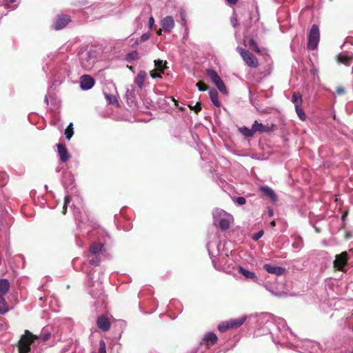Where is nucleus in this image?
<instances>
[{
    "instance_id": "obj_1",
    "label": "nucleus",
    "mask_w": 353,
    "mask_h": 353,
    "mask_svg": "<svg viewBox=\"0 0 353 353\" xmlns=\"http://www.w3.org/2000/svg\"><path fill=\"white\" fill-rule=\"evenodd\" d=\"M37 337L30 333L28 330H26L25 334L21 337L19 344V353H29L30 351V345Z\"/></svg>"
},
{
    "instance_id": "obj_2",
    "label": "nucleus",
    "mask_w": 353,
    "mask_h": 353,
    "mask_svg": "<svg viewBox=\"0 0 353 353\" xmlns=\"http://www.w3.org/2000/svg\"><path fill=\"white\" fill-rule=\"evenodd\" d=\"M236 50L239 52L243 61L247 65L254 68L258 66V59L253 54L240 47H237Z\"/></svg>"
},
{
    "instance_id": "obj_3",
    "label": "nucleus",
    "mask_w": 353,
    "mask_h": 353,
    "mask_svg": "<svg viewBox=\"0 0 353 353\" xmlns=\"http://www.w3.org/2000/svg\"><path fill=\"white\" fill-rule=\"evenodd\" d=\"M319 29L318 26L313 25L310 29L308 36L307 47L310 50H314L319 41Z\"/></svg>"
},
{
    "instance_id": "obj_4",
    "label": "nucleus",
    "mask_w": 353,
    "mask_h": 353,
    "mask_svg": "<svg viewBox=\"0 0 353 353\" xmlns=\"http://www.w3.org/2000/svg\"><path fill=\"white\" fill-rule=\"evenodd\" d=\"M206 72L219 91L224 94L226 93V87L217 72L214 70H208Z\"/></svg>"
},
{
    "instance_id": "obj_5",
    "label": "nucleus",
    "mask_w": 353,
    "mask_h": 353,
    "mask_svg": "<svg viewBox=\"0 0 353 353\" xmlns=\"http://www.w3.org/2000/svg\"><path fill=\"white\" fill-rule=\"evenodd\" d=\"M347 261V253L343 252L339 255L336 256V259L334 261V268L340 271H343L344 266L346 265Z\"/></svg>"
},
{
    "instance_id": "obj_6",
    "label": "nucleus",
    "mask_w": 353,
    "mask_h": 353,
    "mask_svg": "<svg viewBox=\"0 0 353 353\" xmlns=\"http://www.w3.org/2000/svg\"><path fill=\"white\" fill-rule=\"evenodd\" d=\"M80 83L82 90H88L93 87L94 80L90 76L85 74L81 77Z\"/></svg>"
},
{
    "instance_id": "obj_7",
    "label": "nucleus",
    "mask_w": 353,
    "mask_h": 353,
    "mask_svg": "<svg viewBox=\"0 0 353 353\" xmlns=\"http://www.w3.org/2000/svg\"><path fill=\"white\" fill-rule=\"evenodd\" d=\"M174 20L172 17L167 16L161 21V25L165 32H170L174 27Z\"/></svg>"
},
{
    "instance_id": "obj_8",
    "label": "nucleus",
    "mask_w": 353,
    "mask_h": 353,
    "mask_svg": "<svg viewBox=\"0 0 353 353\" xmlns=\"http://www.w3.org/2000/svg\"><path fill=\"white\" fill-rule=\"evenodd\" d=\"M97 325L100 330L107 332L110 330L111 323L106 316L101 315L97 318Z\"/></svg>"
},
{
    "instance_id": "obj_9",
    "label": "nucleus",
    "mask_w": 353,
    "mask_h": 353,
    "mask_svg": "<svg viewBox=\"0 0 353 353\" xmlns=\"http://www.w3.org/2000/svg\"><path fill=\"white\" fill-rule=\"evenodd\" d=\"M70 21V18L68 15H59L57 17L54 21V29L61 30L66 26V25Z\"/></svg>"
},
{
    "instance_id": "obj_10",
    "label": "nucleus",
    "mask_w": 353,
    "mask_h": 353,
    "mask_svg": "<svg viewBox=\"0 0 353 353\" xmlns=\"http://www.w3.org/2000/svg\"><path fill=\"white\" fill-rule=\"evenodd\" d=\"M263 268L268 273L274 274L275 275H282L285 273V269L279 266H274L271 264H265Z\"/></svg>"
},
{
    "instance_id": "obj_11",
    "label": "nucleus",
    "mask_w": 353,
    "mask_h": 353,
    "mask_svg": "<svg viewBox=\"0 0 353 353\" xmlns=\"http://www.w3.org/2000/svg\"><path fill=\"white\" fill-rule=\"evenodd\" d=\"M57 149H58V153L60 157V159L62 162H66L68 161L70 158V155L68 153V151L66 148V147L63 144H58L57 145Z\"/></svg>"
},
{
    "instance_id": "obj_12",
    "label": "nucleus",
    "mask_w": 353,
    "mask_h": 353,
    "mask_svg": "<svg viewBox=\"0 0 353 353\" xmlns=\"http://www.w3.org/2000/svg\"><path fill=\"white\" fill-rule=\"evenodd\" d=\"M338 61L345 65H349L353 61V54L351 52H344L339 54Z\"/></svg>"
},
{
    "instance_id": "obj_13",
    "label": "nucleus",
    "mask_w": 353,
    "mask_h": 353,
    "mask_svg": "<svg viewBox=\"0 0 353 353\" xmlns=\"http://www.w3.org/2000/svg\"><path fill=\"white\" fill-rule=\"evenodd\" d=\"M148 77V74L144 70H140L137 74L134 82L138 85L139 88L143 89L144 87V81Z\"/></svg>"
},
{
    "instance_id": "obj_14",
    "label": "nucleus",
    "mask_w": 353,
    "mask_h": 353,
    "mask_svg": "<svg viewBox=\"0 0 353 353\" xmlns=\"http://www.w3.org/2000/svg\"><path fill=\"white\" fill-rule=\"evenodd\" d=\"M232 216L229 214L228 216L223 218L219 220L217 223H219V228L223 230H226L230 228V223L232 221Z\"/></svg>"
},
{
    "instance_id": "obj_15",
    "label": "nucleus",
    "mask_w": 353,
    "mask_h": 353,
    "mask_svg": "<svg viewBox=\"0 0 353 353\" xmlns=\"http://www.w3.org/2000/svg\"><path fill=\"white\" fill-rule=\"evenodd\" d=\"M230 214L227 213L225 211L221 209H215L213 211V219L214 223H217L219 220L228 216Z\"/></svg>"
},
{
    "instance_id": "obj_16",
    "label": "nucleus",
    "mask_w": 353,
    "mask_h": 353,
    "mask_svg": "<svg viewBox=\"0 0 353 353\" xmlns=\"http://www.w3.org/2000/svg\"><path fill=\"white\" fill-rule=\"evenodd\" d=\"M247 316H243L241 318L236 319H231L229 321L231 329H236L239 327L246 320Z\"/></svg>"
},
{
    "instance_id": "obj_17",
    "label": "nucleus",
    "mask_w": 353,
    "mask_h": 353,
    "mask_svg": "<svg viewBox=\"0 0 353 353\" xmlns=\"http://www.w3.org/2000/svg\"><path fill=\"white\" fill-rule=\"evenodd\" d=\"M261 190L263 192V194L268 196L272 201H276L277 197L276 194L274 193L273 190L269 188L268 186H262L261 188Z\"/></svg>"
},
{
    "instance_id": "obj_18",
    "label": "nucleus",
    "mask_w": 353,
    "mask_h": 353,
    "mask_svg": "<svg viewBox=\"0 0 353 353\" xmlns=\"http://www.w3.org/2000/svg\"><path fill=\"white\" fill-rule=\"evenodd\" d=\"M253 128L254 133L256 132H264L271 130V128L268 125H264L262 123H258L256 121L253 123Z\"/></svg>"
},
{
    "instance_id": "obj_19",
    "label": "nucleus",
    "mask_w": 353,
    "mask_h": 353,
    "mask_svg": "<svg viewBox=\"0 0 353 353\" xmlns=\"http://www.w3.org/2000/svg\"><path fill=\"white\" fill-rule=\"evenodd\" d=\"M10 288V283L7 279H0V295L3 296Z\"/></svg>"
},
{
    "instance_id": "obj_20",
    "label": "nucleus",
    "mask_w": 353,
    "mask_h": 353,
    "mask_svg": "<svg viewBox=\"0 0 353 353\" xmlns=\"http://www.w3.org/2000/svg\"><path fill=\"white\" fill-rule=\"evenodd\" d=\"M209 96H210V98L212 103L215 106H216V107L220 106L221 103L218 99V92L215 89H212L209 91Z\"/></svg>"
},
{
    "instance_id": "obj_21",
    "label": "nucleus",
    "mask_w": 353,
    "mask_h": 353,
    "mask_svg": "<svg viewBox=\"0 0 353 353\" xmlns=\"http://www.w3.org/2000/svg\"><path fill=\"white\" fill-rule=\"evenodd\" d=\"M203 341L206 343L207 345H214L217 341V337L213 333H208L205 336Z\"/></svg>"
},
{
    "instance_id": "obj_22",
    "label": "nucleus",
    "mask_w": 353,
    "mask_h": 353,
    "mask_svg": "<svg viewBox=\"0 0 353 353\" xmlns=\"http://www.w3.org/2000/svg\"><path fill=\"white\" fill-rule=\"evenodd\" d=\"M166 61H163L161 60H155L154 65L156 68V70L159 71L161 73H163L164 70L167 68Z\"/></svg>"
},
{
    "instance_id": "obj_23",
    "label": "nucleus",
    "mask_w": 353,
    "mask_h": 353,
    "mask_svg": "<svg viewBox=\"0 0 353 353\" xmlns=\"http://www.w3.org/2000/svg\"><path fill=\"white\" fill-rule=\"evenodd\" d=\"M292 101L295 108L300 107L302 103V97L300 93L294 92L292 97Z\"/></svg>"
},
{
    "instance_id": "obj_24",
    "label": "nucleus",
    "mask_w": 353,
    "mask_h": 353,
    "mask_svg": "<svg viewBox=\"0 0 353 353\" xmlns=\"http://www.w3.org/2000/svg\"><path fill=\"white\" fill-rule=\"evenodd\" d=\"M239 132L246 137H252L254 134L253 125L252 128H248L246 127H242L239 129Z\"/></svg>"
},
{
    "instance_id": "obj_25",
    "label": "nucleus",
    "mask_w": 353,
    "mask_h": 353,
    "mask_svg": "<svg viewBox=\"0 0 353 353\" xmlns=\"http://www.w3.org/2000/svg\"><path fill=\"white\" fill-rule=\"evenodd\" d=\"M103 247L101 243H95L91 245L90 251L92 254L97 255L102 251Z\"/></svg>"
},
{
    "instance_id": "obj_26",
    "label": "nucleus",
    "mask_w": 353,
    "mask_h": 353,
    "mask_svg": "<svg viewBox=\"0 0 353 353\" xmlns=\"http://www.w3.org/2000/svg\"><path fill=\"white\" fill-rule=\"evenodd\" d=\"M8 310L9 308L5 299L0 295V314H5Z\"/></svg>"
},
{
    "instance_id": "obj_27",
    "label": "nucleus",
    "mask_w": 353,
    "mask_h": 353,
    "mask_svg": "<svg viewBox=\"0 0 353 353\" xmlns=\"http://www.w3.org/2000/svg\"><path fill=\"white\" fill-rule=\"evenodd\" d=\"M239 272L242 275H243L245 277L248 278V279H256V276L254 272L247 270L242 267L239 268Z\"/></svg>"
},
{
    "instance_id": "obj_28",
    "label": "nucleus",
    "mask_w": 353,
    "mask_h": 353,
    "mask_svg": "<svg viewBox=\"0 0 353 353\" xmlns=\"http://www.w3.org/2000/svg\"><path fill=\"white\" fill-rule=\"evenodd\" d=\"M74 134L72 123H70L65 130V134L68 139H70Z\"/></svg>"
},
{
    "instance_id": "obj_29",
    "label": "nucleus",
    "mask_w": 353,
    "mask_h": 353,
    "mask_svg": "<svg viewBox=\"0 0 353 353\" xmlns=\"http://www.w3.org/2000/svg\"><path fill=\"white\" fill-rule=\"evenodd\" d=\"M220 332H224L226 330L231 329L229 321L223 322L218 326Z\"/></svg>"
},
{
    "instance_id": "obj_30",
    "label": "nucleus",
    "mask_w": 353,
    "mask_h": 353,
    "mask_svg": "<svg viewBox=\"0 0 353 353\" xmlns=\"http://www.w3.org/2000/svg\"><path fill=\"white\" fill-rule=\"evenodd\" d=\"M248 43H249V46L253 50H254L255 52H256L257 53H260L261 52V50L259 48L256 41L253 39H251L249 40L248 41Z\"/></svg>"
},
{
    "instance_id": "obj_31",
    "label": "nucleus",
    "mask_w": 353,
    "mask_h": 353,
    "mask_svg": "<svg viewBox=\"0 0 353 353\" xmlns=\"http://www.w3.org/2000/svg\"><path fill=\"white\" fill-rule=\"evenodd\" d=\"M139 59V54L137 51H133L127 55V60L128 61L137 60Z\"/></svg>"
},
{
    "instance_id": "obj_32",
    "label": "nucleus",
    "mask_w": 353,
    "mask_h": 353,
    "mask_svg": "<svg viewBox=\"0 0 353 353\" xmlns=\"http://www.w3.org/2000/svg\"><path fill=\"white\" fill-rule=\"evenodd\" d=\"M295 110L299 119L304 121L305 119V114L301 106L295 108Z\"/></svg>"
},
{
    "instance_id": "obj_33",
    "label": "nucleus",
    "mask_w": 353,
    "mask_h": 353,
    "mask_svg": "<svg viewBox=\"0 0 353 353\" xmlns=\"http://www.w3.org/2000/svg\"><path fill=\"white\" fill-rule=\"evenodd\" d=\"M105 97L106 99L109 101L110 103H112V104L118 103L117 99L115 96L105 94Z\"/></svg>"
},
{
    "instance_id": "obj_34",
    "label": "nucleus",
    "mask_w": 353,
    "mask_h": 353,
    "mask_svg": "<svg viewBox=\"0 0 353 353\" xmlns=\"http://www.w3.org/2000/svg\"><path fill=\"white\" fill-rule=\"evenodd\" d=\"M99 353H106V346L104 341L101 340L99 341Z\"/></svg>"
},
{
    "instance_id": "obj_35",
    "label": "nucleus",
    "mask_w": 353,
    "mask_h": 353,
    "mask_svg": "<svg viewBox=\"0 0 353 353\" xmlns=\"http://www.w3.org/2000/svg\"><path fill=\"white\" fill-rule=\"evenodd\" d=\"M70 199H70V196H66L65 197L64 205H63V214H65L66 213L67 205L70 203Z\"/></svg>"
},
{
    "instance_id": "obj_36",
    "label": "nucleus",
    "mask_w": 353,
    "mask_h": 353,
    "mask_svg": "<svg viewBox=\"0 0 353 353\" xmlns=\"http://www.w3.org/2000/svg\"><path fill=\"white\" fill-rule=\"evenodd\" d=\"M196 86L200 91H205L208 89L207 85L202 81H199Z\"/></svg>"
},
{
    "instance_id": "obj_37",
    "label": "nucleus",
    "mask_w": 353,
    "mask_h": 353,
    "mask_svg": "<svg viewBox=\"0 0 353 353\" xmlns=\"http://www.w3.org/2000/svg\"><path fill=\"white\" fill-rule=\"evenodd\" d=\"M235 203L239 205H242L246 203V200L243 196H239V197L236 198Z\"/></svg>"
},
{
    "instance_id": "obj_38",
    "label": "nucleus",
    "mask_w": 353,
    "mask_h": 353,
    "mask_svg": "<svg viewBox=\"0 0 353 353\" xmlns=\"http://www.w3.org/2000/svg\"><path fill=\"white\" fill-rule=\"evenodd\" d=\"M263 235V231L260 230L257 233L253 234L252 239L255 241H258Z\"/></svg>"
},
{
    "instance_id": "obj_39",
    "label": "nucleus",
    "mask_w": 353,
    "mask_h": 353,
    "mask_svg": "<svg viewBox=\"0 0 353 353\" xmlns=\"http://www.w3.org/2000/svg\"><path fill=\"white\" fill-rule=\"evenodd\" d=\"M90 263L94 265H99L100 263V260L98 256H95L92 259H90Z\"/></svg>"
},
{
    "instance_id": "obj_40",
    "label": "nucleus",
    "mask_w": 353,
    "mask_h": 353,
    "mask_svg": "<svg viewBox=\"0 0 353 353\" xmlns=\"http://www.w3.org/2000/svg\"><path fill=\"white\" fill-rule=\"evenodd\" d=\"M150 76L153 79L161 78V74L157 73V70H153L150 71Z\"/></svg>"
},
{
    "instance_id": "obj_41",
    "label": "nucleus",
    "mask_w": 353,
    "mask_h": 353,
    "mask_svg": "<svg viewBox=\"0 0 353 353\" xmlns=\"http://www.w3.org/2000/svg\"><path fill=\"white\" fill-rule=\"evenodd\" d=\"M230 22L233 27H236L238 24L237 18L235 14L231 17Z\"/></svg>"
},
{
    "instance_id": "obj_42",
    "label": "nucleus",
    "mask_w": 353,
    "mask_h": 353,
    "mask_svg": "<svg viewBox=\"0 0 353 353\" xmlns=\"http://www.w3.org/2000/svg\"><path fill=\"white\" fill-rule=\"evenodd\" d=\"M190 109L194 110L196 113L199 112L201 110V105L199 103H197L194 106L189 105Z\"/></svg>"
},
{
    "instance_id": "obj_43",
    "label": "nucleus",
    "mask_w": 353,
    "mask_h": 353,
    "mask_svg": "<svg viewBox=\"0 0 353 353\" xmlns=\"http://www.w3.org/2000/svg\"><path fill=\"white\" fill-rule=\"evenodd\" d=\"M150 34L149 33L143 34L141 37V40L142 41H145L150 38Z\"/></svg>"
},
{
    "instance_id": "obj_44",
    "label": "nucleus",
    "mask_w": 353,
    "mask_h": 353,
    "mask_svg": "<svg viewBox=\"0 0 353 353\" xmlns=\"http://www.w3.org/2000/svg\"><path fill=\"white\" fill-rule=\"evenodd\" d=\"M154 24V19L153 18V17H150L149 19V28L150 29H152Z\"/></svg>"
},
{
    "instance_id": "obj_45",
    "label": "nucleus",
    "mask_w": 353,
    "mask_h": 353,
    "mask_svg": "<svg viewBox=\"0 0 353 353\" xmlns=\"http://www.w3.org/2000/svg\"><path fill=\"white\" fill-rule=\"evenodd\" d=\"M345 92V90L344 88H343L342 87H338L337 89H336V93L339 94H342Z\"/></svg>"
},
{
    "instance_id": "obj_46",
    "label": "nucleus",
    "mask_w": 353,
    "mask_h": 353,
    "mask_svg": "<svg viewBox=\"0 0 353 353\" xmlns=\"http://www.w3.org/2000/svg\"><path fill=\"white\" fill-rule=\"evenodd\" d=\"M230 5H235L237 3V0H225Z\"/></svg>"
},
{
    "instance_id": "obj_47",
    "label": "nucleus",
    "mask_w": 353,
    "mask_h": 353,
    "mask_svg": "<svg viewBox=\"0 0 353 353\" xmlns=\"http://www.w3.org/2000/svg\"><path fill=\"white\" fill-rule=\"evenodd\" d=\"M157 33L158 35H161L162 33V29H159V30H157Z\"/></svg>"
},
{
    "instance_id": "obj_48",
    "label": "nucleus",
    "mask_w": 353,
    "mask_h": 353,
    "mask_svg": "<svg viewBox=\"0 0 353 353\" xmlns=\"http://www.w3.org/2000/svg\"><path fill=\"white\" fill-rule=\"evenodd\" d=\"M275 225H276V223H275V221H272L270 223V225H271L272 227H274V226H275Z\"/></svg>"
},
{
    "instance_id": "obj_49",
    "label": "nucleus",
    "mask_w": 353,
    "mask_h": 353,
    "mask_svg": "<svg viewBox=\"0 0 353 353\" xmlns=\"http://www.w3.org/2000/svg\"><path fill=\"white\" fill-rule=\"evenodd\" d=\"M272 214H273V212H272V210H269V215L271 216H272Z\"/></svg>"
},
{
    "instance_id": "obj_50",
    "label": "nucleus",
    "mask_w": 353,
    "mask_h": 353,
    "mask_svg": "<svg viewBox=\"0 0 353 353\" xmlns=\"http://www.w3.org/2000/svg\"><path fill=\"white\" fill-rule=\"evenodd\" d=\"M45 101L46 103V104H48V97L46 96V98H45Z\"/></svg>"
},
{
    "instance_id": "obj_51",
    "label": "nucleus",
    "mask_w": 353,
    "mask_h": 353,
    "mask_svg": "<svg viewBox=\"0 0 353 353\" xmlns=\"http://www.w3.org/2000/svg\"><path fill=\"white\" fill-rule=\"evenodd\" d=\"M14 1H15V0H10V3H13V2H14Z\"/></svg>"
},
{
    "instance_id": "obj_52",
    "label": "nucleus",
    "mask_w": 353,
    "mask_h": 353,
    "mask_svg": "<svg viewBox=\"0 0 353 353\" xmlns=\"http://www.w3.org/2000/svg\"><path fill=\"white\" fill-rule=\"evenodd\" d=\"M48 339V336H46L45 339Z\"/></svg>"
},
{
    "instance_id": "obj_53",
    "label": "nucleus",
    "mask_w": 353,
    "mask_h": 353,
    "mask_svg": "<svg viewBox=\"0 0 353 353\" xmlns=\"http://www.w3.org/2000/svg\"><path fill=\"white\" fill-rule=\"evenodd\" d=\"M352 73H353V66H352Z\"/></svg>"
}]
</instances>
